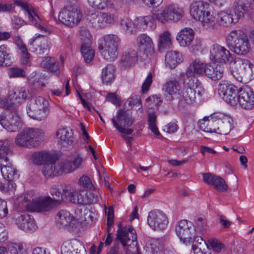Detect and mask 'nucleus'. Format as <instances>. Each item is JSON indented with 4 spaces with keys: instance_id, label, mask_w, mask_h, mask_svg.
Wrapping results in <instances>:
<instances>
[{
    "instance_id": "31",
    "label": "nucleus",
    "mask_w": 254,
    "mask_h": 254,
    "mask_svg": "<svg viewBox=\"0 0 254 254\" xmlns=\"http://www.w3.org/2000/svg\"><path fill=\"white\" fill-rule=\"evenodd\" d=\"M224 70L220 65L207 64L204 76L212 80H217L223 76Z\"/></svg>"
},
{
    "instance_id": "28",
    "label": "nucleus",
    "mask_w": 254,
    "mask_h": 254,
    "mask_svg": "<svg viewBox=\"0 0 254 254\" xmlns=\"http://www.w3.org/2000/svg\"><path fill=\"white\" fill-rule=\"evenodd\" d=\"M137 41L138 47L146 56L152 55L154 53V45L151 38L145 34L138 36Z\"/></svg>"
},
{
    "instance_id": "6",
    "label": "nucleus",
    "mask_w": 254,
    "mask_h": 254,
    "mask_svg": "<svg viewBox=\"0 0 254 254\" xmlns=\"http://www.w3.org/2000/svg\"><path fill=\"white\" fill-rule=\"evenodd\" d=\"M153 15L159 22L165 24L180 20L184 15V10L178 4L171 3L162 6Z\"/></svg>"
},
{
    "instance_id": "60",
    "label": "nucleus",
    "mask_w": 254,
    "mask_h": 254,
    "mask_svg": "<svg viewBox=\"0 0 254 254\" xmlns=\"http://www.w3.org/2000/svg\"><path fill=\"white\" fill-rule=\"evenodd\" d=\"M11 254H25L26 251L21 244L13 243L8 246Z\"/></svg>"
},
{
    "instance_id": "49",
    "label": "nucleus",
    "mask_w": 254,
    "mask_h": 254,
    "mask_svg": "<svg viewBox=\"0 0 254 254\" xmlns=\"http://www.w3.org/2000/svg\"><path fill=\"white\" fill-rule=\"evenodd\" d=\"M91 44H82L81 52L86 63H90L94 57V51L91 46Z\"/></svg>"
},
{
    "instance_id": "7",
    "label": "nucleus",
    "mask_w": 254,
    "mask_h": 254,
    "mask_svg": "<svg viewBox=\"0 0 254 254\" xmlns=\"http://www.w3.org/2000/svg\"><path fill=\"white\" fill-rule=\"evenodd\" d=\"M230 69L231 74L241 83L244 82L245 78H254V65L247 60L238 58Z\"/></svg>"
},
{
    "instance_id": "35",
    "label": "nucleus",
    "mask_w": 254,
    "mask_h": 254,
    "mask_svg": "<svg viewBox=\"0 0 254 254\" xmlns=\"http://www.w3.org/2000/svg\"><path fill=\"white\" fill-rule=\"evenodd\" d=\"M250 10V3L248 0H235L234 11L238 20Z\"/></svg>"
},
{
    "instance_id": "55",
    "label": "nucleus",
    "mask_w": 254,
    "mask_h": 254,
    "mask_svg": "<svg viewBox=\"0 0 254 254\" xmlns=\"http://www.w3.org/2000/svg\"><path fill=\"white\" fill-rule=\"evenodd\" d=\"M148 122L149 128L156 135L160 134V132L156 126V116L154 113L148 114Z\"/></svg>"
},
{
    "instance_id": "25",
    "label": "nucleus",
    "mask_w": 254,
    "mask_h": 254,
    "mask_svg": "<svg viewBox=\"0 0 254 254\" xmlns=\"http://www.w3.org/2000/svg\"><path fill=\"white\" fill-rule=\"evenodd\" d=\"M15 224L18 228L26 232H34L37 225L33 217L28 214H21L15 218Z\"/></svg>"
},
{
    "instance_id": "30",
    "label": "nucleus",
    "mask_w": 254,
    "mask_h": 254,
    "mask_svg": "<svg viewBox=\"0 0 254 254\" xmlns=\"http://www.w3.org/2000/svg\"><path fill=\"white\" fill-rule=\"evenodd\" d=\"M41 66L48 71L56 75L60 74L59 62L54 57H44L41 61Z\"/></svg>"
},
{
    "instance_id": "37",
    "label": "nucleus",
    "mask_w": 254,
    "mask_h": 254,
    "mask_svg": "<svg viewBox=\"0 0 254 254\" xmlns=\"http://www.w3.org/2000/svg\"><path fill=\"white\" fill-rule=\"evenodd\" d=\"M194 235L196 236H201L207 233L209 226L207 221L204 217H198L194 221L193 224Z\"/></svg>"
},
{
    "instance_id": "62",
    "label": "nucleus",
    "mask_w": 254,
    "mask_h": 254,
    "mask_svg": "<svg viewBox=\"0 0 254 254\" xmlns=\"http://www.w3.org/2000/svg\"><path fill=\"white\" fill-rule=\"evenodd\" d=\"M128 107L132 109L135 105H138V111L142 114L143 109L142 108L141 102L140 98L138 96H134L128 98L127 101Z\"/></svg>"
},
{
    "instance_id": "9",
    "label": "nucleus",
    "mask_w": 254,
    "mask_h": 254,
    "mask_svg": "<svg viewBox=\"0 0 254 254\" xmlns=\"http://www.w3.org/2000/svg\"><path fill=\"white\" fill-rule=\"evenodd\" d=\"M188 80V82L186 79L184 81L182 95L179 100L180 103L184 107L187 104H192L195 102L196 97L201 96L204 91L194 80Z\"/></svg>"
},
{
    "instance_id": "59",
    "label": "nucleus",
    "mask_w": 254,
    "mask_h": 254,
    "mask_svg": "<svg viewBox=\"0 0 254 254\" xmlns=\"http://www.w3.org/2000/svg\"><path fill=\"white\" fill-rule=\"evenodd\" d=\"M47 105L48 101H47V103L44 104V108L38 109L37 114H32V115L34 116L35 120L41 121L45 119L47 117L49 113V109Z\"/></svg>"
},
{
    "instance_id": "23",
    "label": "nucleus",
    "mask_w": 254,
    "mask_h": 254,
    "mask_svg": "<svg viewBox=\"0 0 254 254\" xmlns=\"http://www.w3.org/2000/svg\"><path fill=\"white\" fill-rule=\"evenodd\" d=\"M63 194L69 198L70 201L81 204H86V193L84 191L77 190L72 186H65L63 189Z\"/></svg>"
},
{
    "instance_id": "48",
    "label": "nucleus",
    "mask_w": 254,
    "mask_h": 254,
    "mask_svg": "<svg viewBox=\"0 0 254 254\" xmlns=\"http://www.w3.org/2000/svg\"><path fill=\"white\" fill-rule=\"evenodd\" d=\"M11 141L8 139L0 140V161L8 158V156L11 153Z\"/></svg>"
},
{
    "instance_id": "2",
    "label": "nucleus",
    "mask_w": 254,
    "mask_h": 254,
    "mask_svg": "<svg viewBox=\"0 0 254 254\" xmlns=\"http://www.w3.org/2000/svg\"><path fill=\"white\" fill-rule=\"evenodd\" d=\"M189 10L191 18L200 21L204 28L214 29L215 17L208 10L207 3L200 0L193 1L190 4Z\"/></svg>"
},
{
    "instance_id": "22",
    "label": "nucleus",
    "mask_w": 254,
    "mask_h": 254,
    "mask_svg": "<svg viewBox=\"0 0 254 254\" xmlns=\"http://www.w3.org/2000/svg\"><path fill=\"white\" fill-rule=\"evenodd\" d=\"M34 163L39 165L44 163L42 173L46 178L53 177V176H48L44 173L45 167L47 165H52L60 162L61 161H56L54 156L49 152L42 151L41 152H36L33 153L31 156Z\"/></svg>"
},
{
    "instance_id": "56",
    "label": "nucleus",
    "mask_w": 254,
    "mask_h": 254,
    "mask_svg": "<svg viewBox=\"0 0 254 254\" xmlns=\"http://www.w3.org/2000/svg\"><path fill=\"white\" fill-rule=\"evenodd\" d=\"M52 196V200L55 206H58L63 200V194L56 187H53L50 190Z\"/></svg>"
},
{
    "instance_id": "58",
    "label": "nucleus",
    "mask_w": 254,
    "mask_h": 254,
    "mask_svg": "<svg viewBox=\"0 0 254 254\" xmlns=\"http://www.w3.org/2000/svg\"><path fill=\"white\" fill-rule=\"evenodd\" d=\"M89 4L93 7L104 9L109 5V0H88Z\"/></svg>"
},
{
    "instance_id": "43",
    "label": "nucleus",
    "mask_w": 254,
    "mask_h": 254,
    "mask_svg": "<svg viewBox=\"0 0 254 254\" xmlns=\"http://www.w3.org/2000/svg\"><path fill=\"white\" fill-rule=\"evenodd\" d=\"M213 114L207 119L204 118L199 122L198 125L200 130L207 132H214L215 126V119L213 118Z\"/></svg>"
},
{
    "instance_id": "52",
    "label": "nucleus",
    "mask_w": 254,
    "mask_h": 254,
    "mask_svg": "<svg viewBox=\"0 0 254 254\" xmlns=\"http://www.w3.org/2000/svg\"><path fill=\"white\" fill-rule=\"evenodd\" d=\"M15 99H27L30 98L33 93L29 89L24 87H20L16 89L14 92Z\"/></svg>"
},
{
    "instance_id": "36",
    "label": "nucleus",
    "mask_w": 254,
    "mask_h": 254,
    "mask_svg": "<svg viewBox=\"0 0 254 254\" xmlns=\"http://www.w3.org/2000/svg\"><path fill=\"white\" fill-rule=\"evenodd\" d=\"M183 61L182 55L177 51H169L165 56V63L170 68H174Z\"/></svg>"
},
{
    "instance_id": "18",
    "label": "nucleus",
    "mask_w": 254,
    "mask_h": 254,
    "mask_svg": "<svg viewBox=\"0 0 254 254\" xmlns=\"http://www.w3.org/2000/svg\"><path fill=\"white\" fill-rule=\"evenodd\" d=\"M237 100L238 102L237 106L239 105L245 110H252L254 108V93L248 86L240 89Z\"/></svg>"
},
{
    "instance_id": "13",
    "label": "nucleus",
    "mask_w": 254,
    "mask_h": 254,
    "mask_svg": "<svg viewBox=\"0 0 254 254\" xmlns=\"http://www.w3.org/2000/svg\"><path fill=\"white\" fill-rule=\"evenodd\" d=\"M229 37L235 39L234 43L231 44L230 49L239 55L247 54L251 49V44L248 36L245 34H238L237 31H232Z\"/></svg>"
},
{
    "instance_id": "53",
    "label": "nucleus",
    "mask_w": 254,
    "mask_h": 254,
    "mask_svg": "<svg viewBox=\"0 0 254 254\" xmlns=\"http://www.w3.org/2000/svg\"><path fill=\"white\" fill-rule=\"evenodd\" d=\"M207 244L216 253H220L222 251H224L225 249L224 245L220 241L215 238L209 239Z\"/></svg>"
},
{
    "instance_id": "20",
    "label": "nucleus",
    "mask_w": 254,
    "mask_h": 254,
    "mask_svg": "<svg viewBox=\"0 0 254 254\" xmlns=\"http://www.w3.org/2000/svg\"><path fill=\"white\" fill-rule=\"evenodd\" d=\"M207 64L199 59L193 60L188 66L186 72V76L188 79L197 80V76H204Z\"/></svg>"
},
{
    "instance_id": "26",
    "label": "nucleus",
    "mask_w": 254,
    "mask_h": 254,
    "mask_svg": "<svg viewBox=\"0 0 254 254\" xmlns=\"http://www.w3.org/2000/svg\"><path fill=\"white\" fill-rule=\"evenodd\" d=\"M202 176L204 182L208 185L213 186L218 191L223 192L228 190V186L222 178L210 173L203 174Z\"/></svg>"
},
{
    "instance_id": "61",
    "label": "nucleus",
    "mask_w": 254,
    "mask_h": 254,
    "mask_svg": "<svg viewBox=\"0 0 254 254\" xmlns=\"http://www.w3.org/2000/svg\"><path fill=\"white\" fill-rule=\"evenodd\" d=\"M78 183L79 186L86 189L91 190L94 188L90 178L85 175H83L79 179Z\"/></svg>"
},
{
    "instance_id": "38",
    "label": "nucleus",
    "mask_w": 254,
    "mask_h": 254,
    "mask_svg": "<svg viewBox=\"0 0 254 254\" xmlns=\"http://www.w3.org/2000/svg\"><path fill=\"white\" fill-rule=\"evenodd\" d=\"M155 21L154 15L141 16L136 18L134 20L135 29L138 30H144L150 24L152 27Z\"/></svg>"
},
{
    "instance_id": "32",
    "label": "nucleus",
    "mask_w": 254,
    "mask_h": 254,
    "mask_svg": "<svg viewBox=\"0 0 254 254\" xmlns=\"http://www.w3.org/2000/svg\"><path fill=\"white\" fill-rule=\"evenodd\" d=\"M194 38L193 30L190 28H185L178 33L177 40L183 47L190 46Z\"/></svg>"
},
{
    "instance_id": "50",
    "label": "nucleus",
    "mask_w": 254,
    "mask_h": 254,
    "mask_svg": "<svg viewBox=\"0 0 254 254\" xmlns=\"http://www.w3.org/2000/svg\"><path fill=\"white\" fill-rule=\"evenodd\" d=\"M78 242L76 240H67L61 247V254H73L72 252L76 250Z\"/></svg>"
},
{
    "instance_id": "39",
    "label": "nucleus",
    "mask_w": 254,
    "mask_h": 254,
    "mask_svg": "<svg viewBox=\"0 0 254 254\" xmlns=\"http://www.w3.org/2000/svg\"><path fill=\"white\" fill-rule=\"evenodd\" d=\"M118 123L123 124L125 127H129L134 123V119L130 114L125 110H120L117 113V120Z\"/></svg>"
},
{
    "instance_id": "64",
    "label": "nucleus",
    "mask_w": 254,
    "mask_h": 254,
    "mask_svg": "<svg viewBox=\"0 0 254 254\" xmlns=\"http://www.w3.org/2000/svg\"><path fill=\"white\" fill-rule=\"evenodd\" d=\"M190 48L193 52H202L206 48L201 40L196 39L192 43Z\"/></svg>"
},
{
    "instance_id": "46",
    "label": "nucleus",
    "mask_w": 254,
    "mask_h": 254,
    "mask_svg": "<svg viewBox=\"0 0 254 254\" xmlns=\"http://www.w3.org/2000/svg\"><path fill=\"white\" fill-rule=\"evenodd\" d=\"M172 46L171 34L169 32L164 31L159 36L158 41L159 50L160 52L165 49H170Z\"/></svg>"
},
{
    "instance_id": "34",
    "label": "nucleus",
    "mask_w": 254,
    "mask_h": 254,
    "mask_svg": "<svg viewBox=\"0 0 254 254\" xmlns=\"http://www.w3.org/2000/svg\"><path fill=\"white\" fill-rule=\"evenodd\" d=\"M138 60L136 50H132L125 52L122 55L120 60V65L124 67H128L134 64Z\"/></svg>"
},
{
    "instance_id": "54",
    "label": "nucleus",
    "mask_w": 254,
    "mask_h": 254,
    "mask_svg": "<svg viewBox=\"0 0 254 254\" xmlns=\"http://www.w3.org/2000/svg\"><path fill=\"white\" fill-rule=\"evenodd\" d=\"M80 38L82 44H91V35L89 30L85 27H81L79 31Z\"/></svg>"
},
{
    "instance_id": "17",
    "label": "nucleus",
    "mask_w": 254,
    "mask_h": 254,
    "mask_svg": "<svg viewBox=\"0 0 254 254\" xmlns=\"http://www.w3.org/2000/svg\"><path fill=\"white\" fill-rule=\"evenodd\" d=\"M0 125L10 132H14L19 130L22 127L19 112L18 111L11 112L8 119H6L4 114H0Z\"/></svg>"
},
{
    "instance_id": "1",
    "label": "nucleus",
    "mask_w": 254,
    "mask_h": 254,
    "mask_svg": "<svg viewBox=\"0 0 254 254\" xmlns=\"http://www.w3.org/2000/svg\"><path fill=\"white\" fill-rule=\"evenodd\" d=\"M85 158L81 154L73 155L70 160L61 161L54 164L47 165L45 167L44 173L48 176H56L63 173L71 172L84 166Z\"/></svg>"
},
{
    "instance_id": "24",
    "label": "nucleus",
    "mask_w": 254,
    "mask_h": 254,
    "mask_svg": "<svg viewBox=\"0 0 254 254\" xmlns=\"http://www.w3.org/2000/svg\"><path fill=\"white\" fill-rule=\"evenodd\" d=\"M0 171L4 179H6L8 183L11 185V187H14L15 185L12 181L18 178L16 169L13 167L9 162V158L2 159L0 161Z\"/></svg>"
},
{
    "instance_id": "41",
    "label": "nucleus",
    "mask_w": 254,
    "mask_h": 254,
    "mask_svg": "<svg viewBox=\"0 0 254 254\" xmlns=\"http://www.w3.org/2000/svg\"><path fill=\"white\" fill-rule=\"evenodd\" d=\"M193 240L192 250L194 254H206L204 251L208 248V244L202 237H196Z\"/></svg>"
},
{
    "instance_id": "47",
    "label": "nucleus",
    "mask_w": 254,
    "mask_h": 254,
    "mask_svg": "<svg viewBox=\"0 0 254 254\" xmlns=\"http://www.w3.org/2000/svg\"><path fill=\"white\" fill-rule=\"evenodd\" d=\"M10 50L6 45L0 46V65L8 66L10 64Z\"/></svg>"
},
{
    "instance_id": "40",
    "label": "nucleus",
    "mask_w": 254,
    "mask_h": 254,
    "mask_svg": "<svg viewBox=\"0 0 254 254\" xmlns=\"http://www.w3.org/2000/svg\"><path fill=\"white\" fill-rule=\"evenodd\" d=\"M15 4L26 12L29 20L32 24H37V21L40 20V17L32 7H30L26 3L19 0L16 1Z\"/></svg>"
},
{
    "instance_id": "12",
    "label": "nucleus",
    "mask_w": 254,
    "mask_h": 254,
    "mask_svg": "<svg viewBox=\"0 0 254 254\" xmlns=\"http://www.w3.org/2000/svg\"><path fill=\"white\" fill-rule=\"evenodd\" d=\"M209 52L210 59L214 63L229 64L231 66L237 60L228 50L217 44L211 46Z\"/></svg>"
},
{
    "instance_id": "16",
    "label": "nucleus",
    "mask_w": 254,
    "mask_h": 254,
    "mask_svg": "<svg viewBox=\"0 0 254 254\" xmlns=\"http://www.w3.org/2000/svg\"><path fill=\"white\" fill-rule=\"evenodd\" d=\"M213 117L216 120L214 132L223 135L228 134L233 127L232 119L221 113H214Z\"/></svg>"
},
{
    "instance_id": "33",
    "label": "nucleus",
    "mask_w": 254,
    "mask_h": 254,
    "mask_svg": "<svg viewBox=\"0 0 254 254\" xmlns=\"http://www.w3.org/2000/svg\"><path fill=\"white\" fill-rule=\"evenodd\" d=\"M47 103V100L42 97H39L35 99H31L29 102L27 108V112L28 116L34 119L32 114H37L38 109L44 108V104Z\"/></svg>"
},
{
    "instance_id": "8",
    "label": "nucleus",
    "mask_w": 254,
    "mask_h": 254,
    "mask_svg": "<svg viewBox=\"0 0 254 254\" xmlns=\"http://www.w3.org/2000/svg\"><path fill=\"white\" fill-rule=\"evenodd\" d=\"M120 38L116 35L109 34L103 37L99 46L102 56L107 61H113L118 57Z\"/></svg>"
},
{
    "instance_id": "14",
    "label": "nucleus",
    "mask_w": 254,
    "mask_h": 254,
    "mask_svg": "<svg viewBox=\"0 0 254 254\" xmlns=\"http://www.w3.org/2000/svg\"><path fill=\"white\" fill-rule=\"evenodd\" d=\"M218 93L227 104L234 107L237 106L238 92L237 87L228 82L220 83L218 85Z\"/></svg>"
},
{
    "instance_id": "4",
    "label": "nucleus",
    "mask_w": 254,
    "mask_h": 254,
    "mask_svg": "<svg viewBox=\"0 0 254 254\" xmlns=\"http://www.w3.org/2000/svg\"><path fill=\"white\" fill-rule=\"evenodd\" d=\"M44 136V132L40 129L25 128L17 135L15 138V143L22 147H36L39 145Z\"/></svg>"
},
{
    "instance_id": "42",
    "label": "nucleus",
    "mask_w": 254,
    "mask_h": 254,
    "mask_svg": "<svg viewBox=\"0 0 254 254\" xmlns=\"http://www.w3.org/2000/svg\"><path fill=\"white\" fill-rule=\"evenodd\" d=\"M233 15L227 11H221L217 15V21L218 23L223 27L231 26L234 21Z\"/></svg>"
},
{
    "instance_id": "29",
    "label": "nucleus",
    "mask_w": 254,
    "mask_h": 254,
    "mask_svg": "<svg viewBox=\"0 0 254 254\" xmlns=\"http://www.w3.org/2000/svg\"><path fill=\"white\" fill-rule=\"evenodd\" d=\"M75 220L73 216L65 210H61L58 212L56 217L57 225L61 228L72 227Z\"/></svg>"
},
{
    "instance_id": "10",
    "label": "nucleus",
    "mask_w": 254,
    "mask_h": 254,
    "mask_svg": "<svg viewBox=\"0 0 254 254\" xmlns=\"http://www.w3.org/2000/svg\"><path fill=\"white\" fill-rule=\"evenodd\" d=\"M82 18V13L77 5H72L63 9L59 15V20L69 27L76 26Z\"/></svg>"
},
{
    "instance_id": "44",
    "label": "nucleus",
    "mask_w": 254,
    "mask_h": 254,
    "mask_svg": "<svg viewBox=\"0 0 254 254\" xmlns=\"http://www.w3.org/2000/svg\"><path fill=\"white\" fill-rule=\"evenodd\" d=\"M115 68L112 64H107L103 68L101 78L104 83L108 84L112 82L115 78Z\"/></svg>"
},
{
    "instance_id": "5",
    "label": "nucleus",
    "mask_w": 254,
    "mask_h": 254,
    "mask_svg": "<svg viewBox=\"0 0 254 254\" xmlns=\"http://www.w3.org/2000/svg\"><path fill=\"white\" fill-rule=\"evenodd\" d=\"M153 15L159 22L165 24L180 20L184 15V10L178 4L171 3L162 6Z\"/></svg>"
},
{
    "instance_id": "11",
    "label": "nucleus",
    "mask_w": 254,
    "mask_h": 254,
    "mask_svg": "<svg viewBox=\"0 0 254 254\" xmlns=\"http://www.w3.org/2000/svg\"><path fill=\"white\" fill-rule=\"evenodd\" d=\"M116 239L120 241L124 247H127V254H129V247L133 249L134 252L137 251L136 247L137 236L135 230L130 226L122 227L121 223L118 224Z\"/></svg>"
},
{
    "instance_id": "27",
    "label": "nucleus",
    "mask_w": 254,
    "mask_h": 254,
    "mask_svg": "<svg viewBox=\"0 0 254 254\" xmlns=\"http://www.w3.org/2000/svg\"><path fill=\"white\" fill-rule=\"evenodd\" d=\"M55 138L58 144L62 146L71 145L73 142L72 131L67 127L60 128L56 132Z\"/></svg>"
},
{
    "instance_id": "63",
    "label": "nucleus",
    "mask_w": 254,
    "mask_h": 254,
    "mask_svg": "<svg viewBox=\"0 0 254 254\" xmlns=\"http://www.w3.org/2000/svg\"><path fill=\"white\" fill-rule=\"evenodd\" d=\"M111 121L114 126L120 132L122 133V134H130L133 131V129L131 128H126L125 127H122L118 123V122L116 121V120L115 118H112Z\"/></svg>"
},
{
    "instance_id": "57",
    "label": "nucleus",
    "mask_w": 254,
    "mask_h": 254,
    "mask_svg": "<svg viewBox=\"0 0 254 254\" xmlns=\"http://www.w3.org/2000/svg\"><path fill=\"white\" fill-rule=\"evenodd\" d=\"M50 45L51 43L49 39L47 37H43L39 45V50L38 53L40 55L47 54L50 50Z\"/></svg>"
},
{
    "instance_id": "3",
    "label": "nucleus",
    "mask_w": 254,
    "mask_h": 254,
    "mask_svg": "<svg viewBox=\"0 0 254 254\" xmlns=\"http://www.w3.org/2000/svg\"><path fill=\"white\" fill-rule=\"evenodd\" d=\"M18 207L21 210L47 212L52 209L55 205L50 196H40L30 200L28 196L25 195L21 201V204H18Z\"/></svg>"
},
{
    "instance_id": "21",
    "label": "nucleus",
    "mask_w": 254,
    "mask_h": 254,
    "mask_svg": "<svg viewBox=\"0 0 254 254\" xmlns=\"http://www.w3.org/2000/svg\"><path fill=\"white\" fill-rule=\"evenodd\" d=\"M190 227L188 225V221L182 220L179 221L176 227V232L180 240L184 243L187 244L192 242L197 236L194 235L190 231Z\"/></svg>"
},
{
    "instance_id": "51",
    "label": "nucleus",
    "mask_w": 254,
    "mask_h": 254,
    "mask_svg": "<svg viewBox=\"0 0 254 254\" xmlns=\"http://www.w3.org/2000/svg\"><path fill=\"white\" fill-rule=\"evenodd\" d=\"M163 89L170 95H176L180 89L179 84L176 80H170L164 85Z\"/></svg>"
},
{
    "instance_id": "45",
    "label": "nucleus",
    "mask_w": 254,
    "mask_h": 254,
    "mask_svg": "<svg viewBox=\"0 0 254 254\" xmlns=\"http://www.w3.org/2000/svg\"><path fill=\"white\" fill-rule=\"evenodd\" d=\"M120 27L124 32L127 35H131L136 33L134 22L127 18H124L121 20Z\"/></svg>"
},
{
    "instance_id": "19",
    "label": "nucleus",
    "mask_w": 254,
    "mask_h": 254,
    "mask_svg": "<svg viewBox=\"0 0 254 254\" xmlns=\"http://www.w3.org/2000/svg\"><path fill=\"white\" fill-rule=\"evenodd\" d=\"M147 224L153 230H163L168 224L167 216L159 210L151 211L148 215Z\"/></svg>"
},
{
    "instance_id": "15",
    "label": "nucleus",
    "mask_w": 254,
    "mask_h": 254,
    "mask_svg": "<svg viewBox=\"0 0 254 254\" xmlns=\"http://www.w3.org/2000/svg\"><path fill=\"white\" fill-rule=\"evenodd\" d=\"M117 17L109 12H97L92 14L89 21L95 28H105L111 26L116 22Z\"/></svg>"
}]
</instances>
